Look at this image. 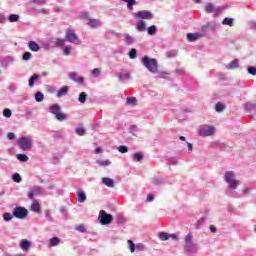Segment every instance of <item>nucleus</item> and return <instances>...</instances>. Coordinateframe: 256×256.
I'll list each match as a JSON object with an SVG mask.
<instances>
[{"mask_svg": "<svg viewBox=\"0 0 256 256\" xmlns=\"http://www.w3.org/2000/svg\"><path fill=\"white\" fill-rule=\"evenodd\" d=\"M158 237H159V239H160L161 241H167V240H169V238H170V234L167 233V232H160V233L158 234Z\"/></svg>", "mask_w": 256, "mask_h": 256, "instance_id": "5701e85b", "label": "nucleus"}, {"mask_svg": "<svg viewBox=\"0 0 256 256\" xmlns=\"http://www.w3.org/2000/svg\"><path fill=\"white\" fill-rule=\"evenodd\" d=\"M145 244L143 243H138L136 244V248H135V251H145Z\"/></svg>", "mask_w": 256, "mask_h": 256, "instance_id": "a18cd8bd", "label": "nucleus"}, {"mask_svg": "<svg viewBox=\"0 0 256 256\" xmlns=\"http://www.w3.org/2000/svg\"><path fill=\"white\" fill-rule=\"evenodd\" d=\"M71 46H65L64 47V55H71Z\"/></svg>", "mask_w": 256, "mask_h": 256, "instance_id": "6e6d98bb", "label": "nucleus"}, {"mask_svg": "<svg viewBox=\"0 0 256 256\" xmlns=\"http://www.w3.org/2000/svg\"><path fill=\"white\" fill-rule=\"evenodd\" d=\"M250 29H256V22H250Z\"/></svg>", "mask_w": 256, "mask_h": 256, "instance_id": "774afa93", "label": "nucleus"}, {"mask_svg": "<svg viewBox=\"0 0 256 256\" xmlns=\"http://www.w3.org/2000/svg\"><path fill=\"white\" fill-rule=\"evenodd\" d=\"M18 147L22 151H31V149L33 147V139H31V137H29V136H22L18 140Z\"/></svg>", "mask_w": 256, "mask_h": 256, "instance_id": "f03ea898", "label": "nucleus"}, {"mask_svg": "<svg viewBox=\"0 0 256 256\" xmlns=\"http://www.w3.org/2000/svg\"><path fill=\"white\" fill-rule=\"evenodd\" d=\"M101 225H109L113 223V215L107 214L105 210H101L98 217Z\"/></svg>", "mask_w": 256, "mask_h": 256, "instance_id": "423d86ee", "label": "nucleus"}, {"mask_svg": "<svg viewBox=\"0 0 256 256\" xmlns=\"http://www.w3.org/2000/svg\"><path fill=\"white\" fill-rule=\"evenodd\" d=\"M13 215L17 219H25V217H27V215H29V211H27V209L24 207L17 206L13 210Z\"/></svg>", "mask_w": 256, "mask_h": 256, "instance_id": "6e6552de", "label": "nucleus"}, {"mask_svg": "<svg viewBox=\"0 0 256 256\" xmlns=\"http://www.w3.org/2000/svg\"><path fill=\"white\" fill-rule=\"evenodd\" d=\"M124 39H125L127 45H132V43H135V39L133 37H131V35H129V34H126L124 36Z\"/></svg>", "mask_w": 256, "mask_h": 256, "instance_id": "7c9ffc66", "label": "nucleus"}, {"mask_svg": "<svg viewBox=\"0 0 256 256\" xmlns=\"http://www.w3.org/2000/svg\"><path fill=\"white\" fill-rule=\"evenodd\" d=\"M77 197L79 203H85V201H87V195L83 192V190L77 191Z\"/></svg>", "mask_w": 256, "mask_h": 256, "instance_id": "ddd939ff", "label": "nucleus"}, {"mask_svg": "<svg viewBox=\"0 0 256 256\" xmlns=\"http://www.w3.org/2000/svg\"><path fill=\"white\" fill-rule=\"evenodd\" d=\"M118 151L120 153H127L129 151V148L127 146H119Z\"/></svg>", "mask_w": 256, "mask_h": 256, "instance_id": "864d4df0", "label": "nucleus"}, {"mask_svg": "<svg viewBox=\"0 0 256 256\" xmlns=\"http://www.w3.org/2000/svg\"><path fill=\"white\" fill-rule=\"evenodd\" d=\"M201 37H203V35L199 34V33H188L187 34V39L190 42L197 41V39H201Z\"/></svg>", "mask_w": 256, "mask_h": 256, "instance_id": "9b49d317", "label": "nucleus"}, {"mask_svg": "<svg viewBox=\"0 0 256 256\" xmlns=\"http://www.w3.org/2000/svg\"><path fill=\"white\" fill-rule=\"evenodd\" d=\"M215 10V6L212 3H207L205 6V12L206 13H213Z\"/></svg>", "mask_w": 256, "mask_h": 256, "instance_id": "cd10ccee", "label": "nucleus"}, {"mask_svg": "<svg viewBox=\"0 0 256 256\" xmlns=\"http://www.w3.org/2000/svg\"><path fill=\"white\" fill-rule=\"evenodd\" d=\"M155 199V196H153V194H148V196H147V201L148 202H151V201H153Z\"/></svg>", "mask_w": 256, "mask_h": 256, "instance_id": "338daca9", "label": "nucleus"}, {"mask_svg": "<svg viewBox=\"0 0 256 256\" xmlns=\"http://www.w3.org/2000/svg\"><path fill=\"white\" fill-rule=\"evenodd\" d=\"M98 165H101L102 167H107L111 165V161L109 160H98L97 161Z\"/></svg>", "mask_w": 256, "mask_h": 256, "instance_id": "ea45409f", "label": "nucleus"}, {"mask_svg": "<svg viewBox=\"0 0 256 256\" xmlns=\"http://www.w3.org/2000/svg\"><path fill=\"white\" fill-rule=\"evenodd\" d=\"M142 63L144 67L148 69V71H150L151 73H157V69H158L157 59L144 56L142 58Z\"/></svg>", "mask_w": 256, "mask_h": 256, "instance_id": "f257e3e1", "label": "nucleus"}, {"mask_svg": "<svg viewBox=\"0 0 256 256\" xmlns=\"http://www.w3.org/2000/svg\"><path fill=\"white\" fill-rule=\"evenodd\" d=\"M213 13L214 17H219V14L221 13V8H214Z\"/></svg>", "mask_w": 256, "mask_h": 256, "instance_id": "680f3d73", "label": "nucleus"}, {"mask_svg": "<svg viewBox=\"0 0 256 256\" xmlns=\"http://www.w3.org/2000/svg\"><path fill=\"white\" fill-rule=\"evenodd\" d=\"M225 109V104L221 103V102H218L215 106V110L218 112V113H221V111H224Z\"/></svg>", "mask_w": 256, "mask_h": 256, "instance_id": "c9c22d12", "label": "nucleus"}, {"mask_svg": "<svg viewBox=\"0 0 256 256\" xmlns=\"http://www.w3.org/2000/svg\"><path fill=\"white\" fill-rule=\"evenodd\" d=\"M248 73L250 75H256V67H253V66L248 67Z\"/></svg>", "mask_w": 256, "mask_h": 256, "instance_id": "bf43d9fd", "label": "nucleus"}, {"mask_svg": "<svg viewBox=\"0 0 256 256\" xmlns=\"http://www.w3.org/2000/svg\"><path fill=\"white\" fill-rule=\"evenodd\" d=\"M246 111H256V104L248 102L245 104Z\"/></svg>", "mask_w": 256, "mask_h": 256, "instance_id": "a878e982", "label": "nucleus"}, {"mask_svg": "<svg viewBox=\"0 0 256 256\" xmlns=\"http://www.w3.org/2000/svg\"><path fill=\"white\" fill-rule=\"evenodd\" d=\"M239 67V60H233L228 66L227 69H237Z\"/></svg>", "mask_w": 256, "mask_h": 256, "instance_id": "c756f323", "label": "nucleus"}, {"mask_svg": "<svg viewBox=\"0 0 256 256\" xmlns=\"http://www.w3.org/2000/svg\"><path fill=\"white\" fill-rule=\"evenodd\" d=\"M28 47L31 51H35V52L39 51L40 49L39 44H37V42L35 41H30L28 43Z\"/></svg>", "mask_w": 256, "mask_h": 256, "instance_id": "6ab92c4d", "label": "nucleus"}, {"mask_svg": "<svg viewBox=\"0 0 256 256\" xmlns=\"http://www.w3.org/2000/svg\"><path fill=\"white\" fill-rule=\"evenodd\" d=\"M184 251L186 253H196L197 252V244L192 243V244H186L184 247Z\"/></svg>", "mask_w": 256, "mask_h": 256, "instance_id": "9d476101", "label": "nucleus"}, {"mask_svg": "<svg viewBox=\"0 0 256 256\" xmlns=\"http://www.w3.org/2000/svg\"><path fill=\"white\" fill-rule=\"evenodd\" d=\"M147 31H148V35H156V33H157V26L152 25V26L147 28Z\"/></svg>", "mask_w": 256, "mask_h": 256, "instance_id": "c85d7f7f", "label": "nucleus"}, {"mask_svg": "<svg viewBox=\"0 0 256 256\" xmlns=\"http://www.w3.org/2000/svg\"><path fill=\"white\" fill-rule=\"evenodd\" d=\"M59 243H61V239H59V237H53L49 240L50 247H57Z\"/></svg>", "mask_w": 256, "mask_h": 256, "instance_id": "aec40b11", "label": "nucleus"}, {"mask_svg": "<svg viewBox=\"0 0 256 256\" xmlns=\"http://www.w3.org/2000/svg\"><path fill=\"white\" fill-rule=\"evenodd\" d=\"M224 178L226 183H228L230 189L232 190L237 189V186L239 185V181L235 180V173H233V171L226 172Z\"/></svg>", "mask_w": 256, "mask_h": 256, "instance_id": "7ed1b4c3", "label": "nucleus"}, {"mask_svg": "<svg viewBox=\"0 0 256 256\" xmlns=\"http://www.w3.org/2000/svg\"><path fill=\"white\" fill-rule=\"evenodd\" d=\"M168 165H177V158H170L168 160Z\"/></svg>", "mask_w": 256, "mask_h": 256, "instance_id": "052dcab7", "label": "nucleus"}, {"mask_svg": "<svg viewBox=\"0 0 256 256\" xmlns=\"http://www.w3.org/2000/svg\"><path fill=\"white\" fill-rule=\"evenodd\" d=\"M153 184H154V185H161V179H159V178H154V179H153Z\"/></svg>", "mask_w": 256, "mask_h": 256, "instance_id": "69168bd1", "label": "nucleus"}, {"mask_svg": "<svg viewBox=\"0 0 256 256\" xmlns=\"http://www.w3.org/2000/svg\"><path fill=\"white\" fill-rule=\"evenodd\" d=\"M233 18H224L222 21L223 25H228V27H233Z\"/></svg>", "mask_w": 256, "mask_h": 256, "instance_id": "2f4dec72", "label": "nucleus"}, {"mask_svg": "<svg viewBox=\"0 0 256 256\" xmlns=\"http://www.w3.org/2000/svg\"><path fill=\"white\" fill-rule=\"evenodd\" d=\"M56 45L57 47H63L65 45V39H57Z\"/></svg>", "mask_w": 256, "mask_h": 256, "instance_id": "13d9d810", "label": "nucleus"}, {"mask_svg": "<svg viewBox=\"0 0 256 256\" xmlns=\"http://www.w3.org/2000/svg\"><path fill=\"white\" fill-rule=\"evenodd\" d=\"M137 131H138L137 125L130 126V133L132 135H135V133H137Z\"/></svg>", "mask_w": 256, "mask_h": 256, "instance_id": "4d7b16f0", "label": "nucleus"}, {"mask_svg": "<svg viewBox=\"0 0 256 256\" xmlns=\"http://www.w3.org/2000/svg\"><path fill=\"white\" fill-rule=\"evenodd\" d=\"M3 115H4V117H7V118L11 117V115H12L11 109H9V108L4 109Z\"/></svg>", "mask_w": 256, "mask_h": 256, "instance_id": "603ef678", "label": "nucleus"}, {"mask_svg": "<svg viewBox=\"0 0 256 256\" xmlns=\"http://www.w3.org/2000/svg\"><path fill=\"white\" fill-rule=\"evenodd\" d=\"M130 59H135L137 57V50L135 48H132L129 52Z\"/></svg>", "mask_w": 256, "mask_h": 256, "instance_id": "de8ad7c7", "label": "nucleus"}, {"mask_svg": "<svg viewBox=\"0 0 256 256\" xmlns=\"http://www.w3.org/2000/svg\"><path fill=\"white\" fill-rule=\"evenodd\" d=\"M7 138H8L10 141H13V139H15V133L9 132V133L7 134Z\"/></svg>", "mask_w": 256, "mask_h": 256, "instance_id": "0e129e2a", "label": "nucleus"}, {"mask_svg": "<svg viewBox=\"0 0 256 256\" xmlns=\"http://www.w3.org/2000/svg\"><path fill=\"white\" fill-rule=\"evenodd\" d=\"M134 19H146L148 21H151V19H153V13H151V11L149 10H140L136 13L132 14Z\"/></svg>", "mask_w": 256, "mask_h": 256, "instance_id": "0eeeda50", "label": "nucleus"}, {"mask_svg": "<svg viewBox=\"0 0 256 256\" xmlns=\"http://www.w3.org/2000/svg\"><path fill=\"white\" fill-rule=\"evenodd\" d=\"M69 78H70L72 81H76V83H83V81H84L83 77L77 78V73H75V72H71V73L69 74Z\"/></svg>", "mask_w": 256, "mask_h": 256, "instance_id": "2eb2a0df", "label": "nucleus"}, {"mask_svg": "<svg viewBox=\"0 0 256 256\" xmlns=\"http://www.w3.org/2000/svg\"><path fill=\"white\" fill-rule=\"evenodd\" d=\"M78 101L80 103H85V101H87V93L81 92L79 97H78Z\"/></svg>", "mask_w": 256, "mask_h": 256, "instance_id": "72a5a7b5", "label": "nucleus"}, {"mask_svg": "<svg viewBox=\"0 0 256 256\" xmlns=\"http://www.w3.org/2000/svg\"><path fill=\"white\" fill-rule=\"evenodd\" d=\"M3 219H4V221H11V219H13V214H11V213H4Z\"/></svg>", "mask_w": 256, "mask_h": 256, "instance_id": "8fccbe9b", "label": "nucleus"}, {"mask_svg": "<svg viewBox=\"0 0 256 256\" xmlns=\"http://www.w3.org/2000/svg\"><path fill=\"white\" fill-rule=\"evenodd\" d=\"M136 28H137V31H140V33L145 31V29H147L145 21H143V20L138 21L136 24Z\"/></svg>", "mask_w": 256, "mask_h": 256, "instance_id": "a211bd4d", "label": "nucleus"}, {"mask_svg": "<svg viewBox=\"0 0 256 256\" xmlns=\"http://www.w3.org/2000/svg\"><path fill=\"white\" fill-rule=\"evenodd\" d=\"M66 41L73 43V45H81V39H79V36H77L73 29H68L66 31Z\"/></svg>", "mask_w": 256, "mask_h": 256, "instance_id": "20e7f679", "label": "nucleus"}, {"mask_svg": "<svg viewBox=\"0 0 256 256\" xmlns=\"http://www.w3.org/2000/svg\"><path fill=\"white\" fill-rule=\"evenodd\" d=\"M8 21H10V23H17V21H19V15L11 14L8 18Z\"/></svg>", "mask_w": 256, "mask_h": 256, "instance_id": "473e14b6", "label": "nucleus"}, {"mask_svg": "<svg viewBox=\"0 0 256 256\" xmlns=\"http://www.w3.org/2000/svg\"><path fill=\"white\" fill-rule=\"evenodd\" d=\"M67 93H69V86H63L62 88L59 89L56 97L58 98L65 97Z\"/></svg>", "mask_w": 256, "mask_h": 256, "instance_id": "f8f14e48", "label": "nucleus"}, {"mask_svg": "<svg viewBox=\"0 0 256 256\" xmlns=\"http://www.w3.org/2000/svg\"><path fill=\"white\" fill-rule=\"evenodd\" d=\"M16 158L18 159V161H21L22 163H27V161H29V157L25 154H17Z\"/></svg>", "mask_w": 256, "mask_h": 256, "instance_id": "b1692460", "label": "nucleus"}, {"mask_svg": "<svg viewBox=\"0 0 256 256\" xmlns=\"http://www.w3.org/2000/svg\"><path fill=\"white\" fill-rule=\"evenodd\" d=\"M29 247H31V242H29L28 240L23 239V240L21 241V248H22L24 251H27V249H29Z\"/></svg>", "mask_w": 256, "mask_h": 256, "instance_id": "393cba45", "label": "nucleus"}, {"mask_svg": "<svg viewBox=\"0 0 256 256\" xmlns=\"http://www.w3.org/2000/svg\"><path fill=\"white\" fill-rule=\"evenodd\" d=\"M56 119H57L58 121H65V119H67V115L60 112V113L56 116Z\"/></svg>", "mask_w": 256, "mask_h": 256, "instance_id": "c03bdc74", "label": "nucleus"}, {"mask_svg": "<svg viewBox=\"0 0 256 256\" xmlns=\"http://www.w3.org/2000/svg\"><path fill=\"white\" fill-rule=\"evenodd\" d=\"M43 99H45V96L43 95V93L37 92L35 94V100L37 101V103H41V101H43Z\"/></svg>", "mask_w": 256, "mask_h": 256, "instance_id": "f704fd0d", "label": "nucleus"}, {"mask_svg": "<svg viewBox=\"0 0 256 256\" xmlns=\"http://www.w3.org/2000/svg\"><path fill=\"white\" fill-rule=\"evenodd\" d=\"M45 215H46V219H47L48 221H53V217H51V212H49V210H47V211L45 212Z\"/></svg>", "mask_w": 256, "mask_h": 256, "instance_id": "e2e57ef3", "label": "nucleus"}, {"mask_svg": "<svg viewBox=\"0 0 256 256\" xmlns=\"http://www.w3.org/2000/svg\"><path fill=\"white\" fill-rule=\"evenodd\" d=\"M93 77H99L101 75V70L99 68H95L92 70Z\"/></svg>", "mask_w": 256, "mask_h": 256, "instance_id": "3c124183", "label": "nucleus"}, {"mask_svg": "<svg viewBox=\"0 0 256 256\" xmlns=\"http://www.w3.org/2000/svg\"><path fill=\"white\" fill-rule=\"evenodd\" d=\"M50 112L57 116L58 114L61 113V106H59V104H54L50 107Z\"/></svg>", "mask_w": 256, "mask_h": 256, "instance_id": "4468645a", "label": "nucleus"}, {"mask_svg": "<svg viewBox=\"0 0 256 256\" xmlns=\"http://www.w3.org/2000/svg\"><path fill=\"white\" fill-rule=\"evenodd\" d=\"M198 134L200 137H211V135L215 134V128L209 125H203L199 128Z\"/></svg>", "mask_w": 256, "mask_h": 256, "instance_id": "39448f33", "label": "nucleus"}, {"mask_svg": "<svg viewBox=\"0 0 256 256\" xmlns=\"http://www.w3.org/2000/svg\"><path fill=\"white\" fill-rule=\"evenodd\" d=\"M76 133L80 136L85 135V128H76Z\"/></svg>", "mask_w": 256, "mask_h": 256, "instance_id": "5fc2aeb1", "label": "nucleus"}, {"mask_svg": "<svg viewBox=\"0 0 256 256\" xmlns=\"http://www.w3.org/2000/svg\"><path fill=\"white\" fill-rule=\"evenodd\" d=\"M143 157H144L143 153H141V152H137L133 155L134 161H141V160H143Z\"/></svg>", "mask_w": 256, "mask_h": 256, "instance_id": "58836bf2", "label": "nucleus"}, {"mask_svg": "<svg viewBox=\"0 0 256 256\" xmlns=\"http://www.w3.org/2000/svg\"><path fill=\"white\" fill-rule=\"evenodd\" d=\"M88 25L92 28L101 27V21H99L97 19H90L88 22Z\"/></svg>", "mask_w": 256, "mask_h": 256, "instance_id": "412c9836", "label": "nucleus"}, {"mask_svg": "<svg viewBox=\"0 0 256 256\" xmlns=\"http://www.w3.org/2000/svg\"><path fill=\"white\" fill-rule=\"evenodd\" d=\"M39 79V75L34 74L30 77L29 79V87H33V85H35V81H37Z\"/></svg>", "mask_w": 256, "mask_h": 256, "instance_id": "bb28decb", "label": "nucleus"}, {"mask_svg": "<svg viewBox=\"0 0 256 256\" xmlns=\"http://www.w3.org/2000/svg\"><path fill=\"white\" fill-rule=\"evenodd\" d=\"M31 57H32L31 52H25L22 56V59H23V61H29V59H31Z\"/></svg>", "mask_w": 256, "mask_h": 256, "instance_id": "09e8293b", "label": "nucleus"}, {"mask_svg": "<svg viewBox=\"0 0 256 256\" xmlns=\"http://www.w3.org/2000/svg\"><path fill=\"white\" fill-rule=\"evenodd\" d=\"M128 245H129L130 252L133 253L135 251V249H136L137 244H135L133 242V240H128Z\"/></svg>", "mask_w": 256, "mask_h": 256, "instance_id": "79ce46f5", "label": "nucleus"}, {"mask_svg": "<svg viewBox=\"0 0 256 256\" xmlns=\"http://www.w3.org/2000/svg\"><path fill=\"white\" fill-rule=\"evenodd\" d=\"M45 193V190L41 188V186H32L30 187V192L28 193V198H30L32 201L35 199L36 195H43Z\"/></svg>", "mask_w": 256, "mask_h": 256, "instance_id": "1a4fd4ad", "label": "nucleus"}, {"mask_svg": "<svg viewBox=\"0 0 256 256\" xmlns=\"http://www.w3.org/2000/svg\"><path fill=\"white\" fill-rule=\"evenodd\" d=\"M76 231H79V233H85L87 231V228L85 227V225L80 224L76 226Z\"/></svg>", "mask_w": 256, "mask_h": 256, "instance_id": "37998d69", "label": "nucleus"}, {"mask_svg": "<svg viewBox=\"0 0 256 256\" xmlns=\"http://www.w3.org/2000/svg\"><path fill=\"white\" fill-rule=\"evenodd\" d=\"M102 183H104L106 187H115V181L111 178H102Z\"/></svg>", "mask_w": 256, "mask_h": 256, "instance_id": "f3484780", "label": "nucleus"}, {"mask_svg": "<svg viewBox=\"0 0 256 256\" xmlns=\"http://www.w3.org/2000/svg\"><path fill=\"white\" fill-rule=\"evenodd\" d=\"M12 179L14 183H21V175L19 173H15L12 175Z\"/></svg>", "mask_w": 256, "mask_h": 256, "instance_id": "e433bc0d", "label": "nucleus"}, {"mask_svg": "<svg viewBox=\"0 0 256 256\" xmlns=\"http://www.w3.org/2000/svg\"><path fill=\"white\" fill-rule=\"evenodd\" d=\"M124 3H127V9H129V11H133V6L137 5V1L135 0H122Z\"/></svg>", "mask_w": 256, "mask_h": 256, "instance_id": "4be33fe9", "label": "nucleus"}, {"mask_svg": "<svg viewBox=\"0 0 256 256\" xmlns=\"http://www.w3.org/2000/svg\"><path fill=\"white\" fill-rule=\"evenodd\" d=\"M130 75L129 73H119L118 74V78L120 79V81H125V79H130Z\"/></svg>", "mask_w": 256, "mask_h": 256, "instance_id": "4c0bfd02", "label": "nucleus"}, {"mask_svg": "<svg viewBox=\"0 0 256 256\" xmlns=\"http://www.w3.org/2000/svg\"><path fill=\"white\" fill-rule=\"evenodd\" d=\"M126 103H127V105H135V103H137V98H135V97H128L126 99Z\"/></svg>", "mask_w": 256, "mask_h": 256, "instance_id": "a19ab883", "label": "nucleus"}, {"mask_svg": "<svg viewBox=\"0 0 256 256\" xmlns=\"http://www.w3.org/2000/svg\"><path fill=\"white\" fill-rule=\"evenodd\" d=\"M31 211H34V213H41V204H39L37 201H34L31 205Z\"/></svg>", "mask_w": 256, "mask_h": 256, "instance_id": "dca6fc26", "label": "nucleus"}, {"mask_svg": "<svg viewBox=\"0 0 256 256\" xmlns=\"http://www.w3.org/2000/svg\"><path fill=\"white\" fill-rule=\"evenodd\" d=\"M185 243H186V245L192 244L193 243V235L188 234L185 238Z\"/></svg>", "mask_w": 256, "mask_h": 256, "instance_id": "49530a36", "label": "nucleus"}]
</instances>
